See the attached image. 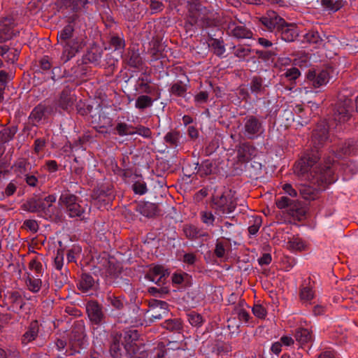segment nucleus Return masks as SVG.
<instances>
[{
    "label": "nucleus",
    "instance_id": "obj_8",
    "mask_svg": "<svg viewBox=\"0 0 358 358\" xmlns=\"http://www.w3.org/2000/svg\"><path fill=\"white\" fill-rule=\"evenodd\" d=\"M139 338L138 331L136 329H128L124 332L122 345L127 353L131 356L136 353L138 350V341Z\"/></svg>",
    "mask_w": 358,
    "mask_h": 358
},
{
    "label": "nucleus",
    "instance_id": "obj_55",
    "mask_svg": "<svg viewBox=\"0 0 358 358\" xmlns=\"http://www.w3.org/2000/svg\"><path fill=\"white\" fill-rule=\"evenodd\" d=\"M135 194L143 195L148 191L146 183L143 181H136L132 185Z\"/></svg>",
    "mask_w": 358,
    "mask_h": 358
},
{
    "label": "nucleus",
    "instance_id": "obj_16",
    "mask_svg": "<svg viewBox=\"0 0 358 358\" xmlns=\"http://www.w3.org/2000/svg\"><path fill=\"white\" fill-rule=\"evenodd\" d=\"M256 148L250 143H243L237 148V159L241 163L248 162L256 155Z\"/></svg>",
    "mask_w": 358,
    "mask_h": 358
},
{
    "label": "nucleus",
    "instance_id": "obj_13",
    "mask_svg": "<svg viewBox=\"0 0 358 358\" xmlns=\"http://www.w3.org/2000/svg\"><path fill=\"white\" fill-rule=\"evenodd\" d=\"M306 77L314 87H320L329 82V73L327 70L310 69Z\"/></svg>",
    "mask_w": 358,
    "mask_h": 358
},
{
    "label": "nucleus",
    "instance_id": "obj_59",
    "mask_svg": "<svg viewBox=\"0 0 358 358\" xmlns=\"http://www.w3.org/2000/svg\"><path fill=\"white\" fill-rule=\"evenodd\" d=\"M0 358H22L20 353L17 350H8L0 348Z\"/></svg>",
    "mask_w": 358,
    "mask_h": 358
},
{
    "label": "nucleus",
    "instance_id": "obj_63",
    "mask_svg": "<svg viewBox=\"0 0 358 358\" xmlns=\"http://www.w3.org/2000/svg\"><path fill=\"white\" fill-rule=\"evenodd\" d=\"M134 134H138L145 138H151L152 131L148 127L138 126L134 128Z\"/></svg>",
    "mask_w": 358,
    "mask_h": 358
},
{
    "label": "nucleus",
    "instance_id": "obj_64",
    "mask_svg": "<svg viewBox=\"0 0 358 358\" xmlns=\"http://www.w3.org/2000/svg\"><path fill=\"white\" fill-rule=\"evenodd\" d=\"M166 353V350L165 346L162 344H159L152 351L153 358H164Z\"/></svg>",
    "mask_w": 358,
    "mask_h": 358
},
{
    "label": "nucleus",
    "instance_id": "obj_61",
    "mask_svg": "<svg viewBox=\"0 0 358 358\" xmlns=\"http://www.w3.org/2000/svg\"><path fill=\"white\" fill-rule=\"evenodd\" d=\"M23 227L32 233H36L38 230V224L35 220H26L23 223Z\"/></svg>",
    "mask_w": 358,
    "mask_h": 358
},
{
    "label": "nucleus",
    "instance_id": "obj_36",
    "mask_svg": "<svg viewBox=\"0 0 358 358\" xmlns=\"http://www.w3.org/2000/svg\"><path fill=\"white\" fill-rule=\"evenodd\" d=\"M289 214L292 217H299L305 215L306 210L302 206L301 202L296 201H291V204L289 206Z\"/></svg>",
    "mask_w": 358,
    "mask_h": 358
},
{
    "label": "nucleus",
    "instance_id": "obj_58",
    "mask_svg": "<svg viewBox=\"0 0 358 358\" xmlns=\"http://www.w3.org/2000/svg\"><path fill=\"white\" fill-rule=\"evenodd\" d=\"M75 0H60L59 3L61 4V8L64 7L66 8H69L73 12L79 11L78 4L77 3H74Z\"/></svg>",
    "mask_w": 358,
    "mask_h": 358
},
{
    "label": "nucleus",
    "instance_id": "obj_18",
    "mask_svg": "<svg viewBox=\"0 0 358 358\" xmlns=\"http://www.w3.org/2000/svg\"><path fill=\"white\" fill-rule=\"evenodd\" d=\"M14 22L12 18L6 17L0 24V43L11 39L17 33L14 32Z\"/></svg>",
    "mask_w": 358,
    "mask_h": 358
},
{
    "label": "nucleus",
    "instance_id": "obj_28",
    "mask_svg": "<svg viewBox=\"0 0 358 358\" xmlns=\"http://www.w3.org/2000/svg\"><path fill=\"white\" fill-rule=\"evenodd\" d=\"M250 90L255 95L264 94L266 85L263 84V79L259 76H254L250 83Z\"/></svg>",
    "mask_w": 358,
    "mask_h": 358
},
{
    "label": "nucleus",
    "instance_id": "obj_27",
    "mask_svg": "<svg viewBox=\"0 0 358 358\" xmlns=\"http://www.w3.org/2000/svg\"><path fill=\"white\" fill-rule=\"evenodd\" d=\"M246 305L244 300H241L238 302V306L234 307L233 314L238 317L240 321H243L245 323H248L251 318L248 312L244 308V306Z\"/></svg>",
    "mask_w": 358,
    "mask_h": 358
},
{
    "label": "nucleus",
    "instance_id": "obj_14",
    "mask_svg": "<svg viewBox=\"0 0 358 358\" xmlns=\"http://www.w3.org/2000/svg\"><path fill=\"white\" fill-rule=\"evenodd\" d=\"M350 101L346 100L344 102H338L334 113V119L340 123L345 122L350 120Z\"/></svg>",
    "mask_w": 358,
    "mask_h": 358
},
{
    "label": "nucleus",
    "instance_id": "obj_5",
    "mask_svg": "<svg viewBox=\"0 0 358 358\" xmlns=\"http://www.w3.org/2000/svg\"><path fill=\"white\" fill-rule=\"evenodd\" d=\"M242 131L248 139L257 138L264 131L262 120L260 117L253 115H247L243 119Z\"/></svg>",
    "mask_w": 358,
    "mask_h": 358
},
{
    "label": "nucleus",
    "instance_id": "obj_32",
    "mask_svg": "<svg viewBox=\"0 0 358 358\" xmlns=\"http://www.w3.org/2000/svg\"><path fill=\"white\" fill-rule=\"evenodd\" d=\"M321 4L325 10L335 13L344 6L345 1L343 0H321Z\"/></svg>",
    "mask_w": 358,
    "mask_h": 358
},
{
    "label": "nucleus",
    "instance_id": "obj_15",
    "mask_svg": "<svg viewBox=\"0 0 358 358\" xmlns=\"http://www.w3.org/2000/svg\"><path fill=\"white\" fill-rule=\"evenodd\" d=\"M40 324L38 320H34L29 324L25 332L21 336V343L22 345H27L31 342L35 341L39 334Z\"/></svg>",
    "mask_w": 358,
    "mask_h": 358
},
{
    "label": "nucleus",
    "instance_id": "obj_52",
    "mask_svg": "<svg viewBox=\"0 0 358 358\" xmlns=\"http://www.w3.org/2000/svg\"><path fill=\"white\" fill-rule=\"evenodd\" d=\"M16 130L15 129H5L0 131V142L6 143L14 137Z\"/></svg>",
    "mask_w": 358,
    "mask_h": 358
},
{
    "label": "nucleus",
    "instance_id": "obj_43",
    "mask_svg": "<svg viewBox=\"0 0 358 358\" xmlns=\"http://www.w3.org/2000/svg\"><path fill=\"white\" fill-rule=\"evenodd\" d=\"M210 47L213 49L214 53L218 57H222L225 52L223 41L213 38L211 40Z\"/></svg>",
    "mask_w": 358,
    "mask_h": 358
},
{
    "label": "nucleus",
    "instance_id": "obj_22",
    "mask_svg": "<svg viewBox=\"0 0 358 358\" xmlns=\"http://www.w3.org/2000/svg\"><path fill=\"white\" fill-rule=\"evenodd\" d=\"M7 300L10 306L8 307V310H14L15 308L19 307L22 309L23 306L26 304L24 301L21 293L18 291H12L8 293Z\"/></svg>",
    "mask_w": 358,
    "mask_h": 358
},
{
    "label": "nucleus",
    "instance_id": "obj_2",
    "mask_svg": "<svg viewBox=\"0 0 358 358\" xmlns=\"http://www.w3.org/2000/svg\"><path fill=\"white\" fill-rule=\"evenodd\" d=\"M57 42L62 45L63 51L60 57L62 63H66L75 57L83 47V40L74 37V27L71 24L65 26L57 34Z\"/></svg>",
    "mask_w": 358,
    "mask_h": 358
},
{
    "label": "nucleus",
    "instance_id": "obj_56",
    "mask_svg": "<svg viewBox=\"0 0 358 358\" xmlns=\"http://www.w3.org/2000/svg\"><path fill=\"white\" fill-rule=\"evenodd\" d=\"M110 44L115 50H124L125 47L124 39L118 36H113L111 37Z\"/></svg>",
    "mask_w": 358,
    "mask_h": 358
},
{
    "label": "nucleus",
    "instance_id": "obj_38",
    "mask_svg": "<svg viewBox=\"0 0 358 358\" xmlns=\"http://www.w3.org/2000/svg\"><path fill=\"white\" fill-rule=\"evenodd\" d=\"M180 138V134L178 131H171L164 136V141L171 147H177Z\"/></svg>",
    "mask_w": 358,
    "mask_h": 358
},
{
    "label": "nucleus",
    "instance_id": "obj_29",
    "mask_svg": "<svg viewBox=\"0 0 358 358\" xmlns=\"http://www.w3.org/2000/svg\"><path fill=\"white\" fill-rule=\"evenodd\" d=\"M94 285V280L92 275L84 273L82 274L80 280L78 284V288L83 292H87Z\"/></svg>",
    "mask_w": 358,
    "mask_h": 358
},
{
    "label": "nucleus",
    "instance_id": "obj_17",
    "mask_svg": "<svg viewBox=\"0 0 358 358\" xmlns=\"http://www.w3.org/2000/svg\"><path fill=\"white\" fill-rule=\"evenodd\" d=\"M285 42H293L298 37L297 27L294 24L285 23L276 31Z\"/></svg>",
    "mask_w": 358,
    "mask_h": 358
},
{
    "label": "nucleus",
    "instance_id": "obj_25",
    "mask_svg": "<svg viewBox=\"0 0 358 358\" xmlns=\"http://www.w3.org/2000/svg\"><path fill=\"white\" fill-rule=\"evenodd\" d=\"M111 343L110 346V352L114 358H120L121 356L120 342L122 343V334L113 333L110 336Z\"/></svg>",
    "mask_w": 358,
    "mask_h": 358
},
{
    "label": "nucleus",
    "instance_id": "obj_30",
    "mask_svg": "<svg viewBox=\"0 0 358 358\" xmlns=\"http://www.w3.org/2000/svg\"><path fill=\"white\" fill-rule=\"evenodd\" d=\"M106 301L108 305L117 310H121L124 308L126 299L124 297L116 296L110 292L107 294Z\"/></svg>",
    "mask_w": 358,
    "mask_h": 358
},
{
    "label": "nucleus",
    "instance_id": "obj_21",
    "mask_svg": "<svg viewBox=\"0 0 358 358\" xmlns=\"http://www.w3.org/2000/svg\"><path fill=\"white\" fill-rule=\"evenodd\" d=\"M161 97L160 90H157L156 96L152 98L146 94H142L137 97L135 102V107L141 110L150 108L152 106L153 103L159 99Z\"/></svg>",
    "mask_w": 358,
    "mask_h": 358
},
{
    "label": "nucleus",
    "instance_id": "obj_62",
    "mask_svg": "<svg viewBox=\"0 0 358 358\" xmlns=\"http://www.w3.org/2000/svg\"><path fill=\"white\" fill-rule=\"evenodd\" d=\"M252 313L258 318L263 319L266 315V309L259 304L255 305L252 309Z\"/></svg>",
    "mask_w": 358,
    "mask_h": 358
},
{
    "label": "nucleus",
    "instance_id": "obj_33",
    "mask_svg": "<svg viewBox=\"0 0 358 358\" xmlns=\"http://www.w3.org/2000/svg\"><path fill=\"white\" fill-rule=\"evenodd\" d=\"M296 341L303 345L312 341L311 331L308 329L299 328L295 333Z\"/></svg>",
    "mask_w": 358,
    "mask_h": 358
},
{
    "label": "nucleus",
    "instance_id": "obj_37",
    "mask_svg": "<svg viewBox=\"0 0 358 358\" xmlns=\"http://www.w3.org/2000/svg\"><path fill=\"white\" fill-rule=\"evenodd\" d=\"M30 168V164L25 159H18L13 166L14 171L18 175L27 174V172Z\"/></svg>",
    "mask_w": 358,
    "mask_h": 358
},
{
    "label": "nucleus",
    "instance_id": "obj_9",
    "mask_svg": "<svg viewBox=\"0 0 358 358\" xmlns=\"http://www.w3.org/2000/svg\"><path fill=\"white\" fill-rule=\"evenodd\" d=\"M86 311L90 320L95 324L101 323L105 317L103 307L97 301L87 302Z\"/></svg>",
    "mask_w": 358,
    "mask_h": 358
},
{
    "label": "nucleus",
    "instance_id": "obj_42",
    "mask_svg": "<svg viewBox=\"0 0 358 358\" xmlns=\"http://www.w3.org/2000/svg\"><path fill=\"white\" fill-rule=\"evenodd\" d=\"M213 164L210 160H204L199 166L198 173L201 177L207 176L213 173Z\"/></svg>",
    "mask_w": 358,
    "mask_h": 358
},
{
    "label": "nucleus",
    "instance_id": "obj_26",
    "mask_svg": "<svg viewBox=\"0 0 358 358\" xmlns=\"http://www.w3.org/2000/svg\"><path fill=\"white\" fill-rule=\"evenodd\" d=\"M40 277L41 276H34L31 273H27L25 284L27 289L32 293H38L42 287V280Z\"/></svg>",
    "mask_w": 358,
    "mask_h": 358
},
{
    "label": "nucleus",
    "instance_id": "obj_10",
    "mask_svg": "<svg viewBox=\"0 0 358 358\" xmlns=\"http://www.w3.org/2000/svg\"><path fill=\"white\" fill-rule=\"evenodd\" d=\"M227 33L229 36L237 39L252 38V31L243 24H238L234 21H230L227 24Z\"/></svg>",
    "mask_w": 358,
    "mask_h": 358
},
{
    "label": "nucleus",
    "instance_id": "obj_60",
    "mask_svg": "<svg viewBox=\"0 0 358 358\" xmlns=\"http://www.w3.org/2000/svg\"><path fill=\"white\" fill-rule=\"evenodd\" d=\"M54 266L57 270H62L64 266V252L62 250H57L54 259Z\"/></svg>",
    "mask_w": 358,
    "mask_h": 358
},
{
    "label": "nucleus",
    "instance_id": "obj_19",
    "mask_svg": "<svg viewBox=\"0 0 358 358\" xmlns=\"http://www.w3.org/2000/svg\"><path fill=\"white\" fill-rule=\"evenodd\" d=\"M76 96L69 87L64 88L60 93L57 100V105L59 108L64 110H70L73 109Z\"/></svg>",
    "mask_w": 358,
    "mask_h": 358
},
{
    "label": "nucleus",
    "instance_id": "obj_3",
    "mask_svg": "<svg viewBox=\"0 0 358 358\" xmlns=\"http://www.w3.org/2000/svg\"><path fill=\"white\" fill-rule=\"evenodd\" d=\"M236 201L230 192H224L221 195L212 197L211 207L216 215L226 217L232 213L236 208Z\"/></svg>",
    "mask_w": 358,
    "mask_h": 358
},
{
    "label": "nucleus",
    "instance_id": "obj_31",
    "mask_svg": "<svg viewBox=\"0 0 358 358\" xmlns=\"http://www.w3.org/2000/svg\"><path fill=\"white\" fill-rule=\"evenodd\" d=\"M358 150V141L355 140H349L345 142L339 148V155H349L355 154Z\"/></svg>",
    "mask_w": 358,
    "mask_h": 358
},
{
    "label": "nucleus",
    "instance_id": "obj_1",
    "mask_svg": "<svg viewBox=\"0 0 358 358\" xmlns=\"http://www.w3.org/2000/svg\"><path fill=\"white\" fill-rule=\"evenodd\" d=\"M317 152H312L301 157L294 165V173L315 185H301L299 187L301 196L306 200H314L318 191L324 189L327 185L336 180L330 162H319Z\"/></svg>",
    "mask_w": 358,
    "mask_h": 358
},
{
    "label": "nucleus",
    "instance_id": "obj_47",
    "mask_svg": "<svg viewBox=\"0 0 358 358\" xmlns=\"http://www.w3.org/2000/svg\"><path fill=\"white\" fill-rule=\"evenodd\" d=\"M29 268L35 272L36 275L42 276L43 270L41 262L37 257L31 259L29 263Z\"/></svg>",
    "mask_w": 358,
    "mask_h": 358
},
{
    "label": "nucleus",
    "instance_id": "obj_34",
    "mask_svg": "<svg viewBox=\"0 0 358 358\" xmlns=\"http://www.w3.org/2000/svg\"><path fill=\"white\" fill-rule=\"evenodd\" d=\"M127 64L134 68L141 67L143 64V60L140 53L134 50L129 51Z\"/></svg>",
    "mask_w": 358,
    "mask_h": 358
},
{
    "label": "nucleus",
    "instance_id": "obj_46",
    "mask_svg": "<svg viewBox=\"0 0 358 358\" xmlns=\"http://www.w3.org/2000/svg\"><path fill=\"white\" fill-rule=\"evenodd\" d=\"M186 91V85H184L182 81L174 83L170 89V92L178 96H184Z\"/></svg>",
    "mask_w": 358,
    "mask_h": 358
},
{
    "label": "nucleus",
    "instance_id": "obj_40",
    "mask_svg": "<svg viewBox=\"0 0 358 358\" xmlns=\"http://www.w3.org/2000/svg\"><path fill=\"white\" fill-rule=\"evenodd\" d=\"M304 38L309 43L315 44L317 45H322L324 41L318 31L315 30H310L306 34Z\"/></svg>",
    "mask_w": 358,
    "mask_h": 358
},
{
    "label": "nucleus",
    "instance_id": "obj_53",
    "mask_svg": "<svg viewBox=\"0 0 358 358\" xmlns=\"http://www.w3.org/2000/svg\"><path fill=\"white\" fill-rule=\"evenodd\" d=\"M252 222L253 223L248 227V232L251 235H255L262 225V217L260 216L252 217Z\"/></svg>",
    "mask_w": 358,
    "mask_h": 358
},
{
    "label": "nucleus",
    "instance_id": "obj_50",
    "mask_svg": "<svg viewBox=\"0 0 358 358\" xmlns=\"http://www.w3.org/2000/svg\"><path fill=\"white\" fill-rule=\"evenodd\" d=\"M141 82L139 83V87L142 92L146 95L150 94L156 96L157 90H160L159 88L150 85L148 83H145L143 79H140Z\"/></svg>",
    "mask_w": 358,
    "mask_h": 358
},
{
    "label": "nucleus",
    "instance_id": "obj_20",
    "mask_svg": "<svg viewBox=\"0 0 358 358\" xmlns=\"http://www.w3.org/2000/svg\"><path fill=\"white\" fill-rule=\"evenodd\" d=\"M136 210L147 217H152L160 213L157 204L146 201H140L136 206Z\"/></svg>",
    "mask_w": 358,
    "mask_h": 358
},
{
    "label": "nucleus",
    "instance_id": "obj_12",
    "mask_svg": "<svg viewBox=\"0 0 358 358\" xmlns=\"http://www.w3.org/2000/svg\"><path fill=\"white\" fill-rule=\"evenodd\" d=\"M169 275V272L162 266H155L150 268L146 274V278L154 282L158 286H162L166 283V280Z\"/></svg>",
    "mask_w": 358,
    "mask_h": 358
},
{
    "label": "nucleus",
    "instance_id": "obj_24",
    "mask_svg": "<svg viewBox=\"0 0 358 358\" xmlns=\"http://www.w3.org/2000/svg\"><path fill=\"white\" fill-rule=\"evenodd\" d=\"M183 232L185 236L190 240H195L201 237H209L208 233L192 224L185 225L183 227Z\"/></svg>",
    "mask_w": 358,
    "mask_h": 358
},
{
    "label": "nucleus",
    "instance_id": "obj_11",
    "mask_svg": "<svg viewBox=\"0 0 358 358\" xmlns=\"http://www.w3.org/2000/svg\"><path fill=\"white\" fill-rule=\"evenodd\" d=\"M168 306V303L163 301L153 300L150 302V309L149 314L150 315V320H160L166 316L169 313Z\"/></svg>",
    "mask_w": 358,
    "mask_h": 358
},
{
    "label": "nucleus",
    "instance_id": "obj_6",
    "mask_svg": "<svg viewBox=\"0 0 358 358\" xmlns=\"http://www.w3.org/2000/svg\"><path fill=\"white\" fill-rule=\"evenodd\" d=\"M329 138L328 125L326 121L324 120L319 122L317 124L316 128L313 131L312 143L315 150H311L310 151L307 152L304 155L312 152H317L320 157L318 149L324 145L328 142Z\"/></svg>",
    "mask_w": 358,
    "mask_h": 358
},
{
    "label": "nucleus",
    "instance_id": "obj_49",
    "mask_svg": "<svg viewBox=\"0 0 358 358\" xmlns=\"http://www.w3.org/2000/svg\"><path fill=\"white\" fill-rule=\"evenodd\" d=\"M202 222L208 226H213L215 220V215L211 211L203 210L200 213Z\"/></svg>",
    "mask_w": 358,
    "mask_h": 358
},
{
    "label": "nucleus",
    "instance_id": "obj_48",
    "mask_svg": "<svg viewBox=\"0 0 358 358\" xmlns=\"http://www.w3.org/2000/svg\"><path fill=\"white\" fill-rule=\"evenodd\" d=\"M187 320L193 327H200L203 323V317L195 312H191L187 314Z\"/></svg>",
    "mask_w": 358,
    "mask_h": 358
},
{
    "label": "nucleus",
    "instance_id": "obj_23",
    "mask_svg": "<svg viewBox=\"0 0 358 358\" xmlns=\"http://www.w3.org/2000/svg\"><path fill=\"white\" fill-rule=\"evenodd\" d=\"M22 208L30 213H36L39 210H43L45 215H48L45 210V203H44L41 199H29L22 205Z\"/></svg>",
    "mask_w": 358,
    "mask_h": 358
},
{
    "label": "nucleus",
    "instance_id": "obj_35",
    "mask_svg": "<svg viewBox=\"0 0 358 358\" xmlns=\"http://www.w3.org/2000/svg\"><path fill=\"white\" fill-rule=\"evenodd\" d=\"M162 326L166 329L175 332H179L182 329L181 320L178 318L166 320L164 322Z\"/></svg>",
    "mask_w": 358,
    "mask_h": 358
},
{
    "label": "nucleus",
    "instance_id": "obj_45",
    "mask_svg": "<svg viewBox=\"0 0 358 358\" xmlns=\"http://www.w3.org/2000/svg\"><path fill=\"white\" fill-rule=\"evenodd\" d=\"M45 107L43 105L39 104L36 106L30 115V118L36 122H38L42 120L45 115Z\"/></svg>",
    "mask_w": 358,
    "mask_h": 358
},
{
    "label": "nucleus",
    "instance_id": "obj_57",
    "mask_svg": "<svg viewBox=\"0 0 358 358\" xmlns=\"http://www.w3.org/2000/svg\"><path fill=\"white\" fill-rule=\"evenodd\" d=\"M55 201H56V196L53 194H50V195L45 196L44 198L43 201H42L44 203L46 202L48 203V207L45 206V210H46V213H48L47 215L50 218H52L54 216V213H51L50 210L52 209V203H55Z\"/></svg>",
    "mask_w": 358,
    "mask_h": 358
},
{
    "label": "nucleus",
    "instance_id": "obj_39",
    "mask_svg": "<svg viewBox=\"0 0 358 358\" xmlns=\"http://www.w3.org/2000/svg\"><path fill=\"white\" fill-rule=\"evenodd\" d=\"M234 55L240 59H244L248 57L252 50L250 48L245 47L243 45H234L232 47Z\"/></svg>",
    "mask_w": 358,
    "mask_h": 358
},
{
    "label": "nucleus",
    "instance_id": "obj_41",
    "mask_svg": "<svg viewBox=\"0 0 358 358\" xmlns=\"http://www.w3.org/2000/svg\"><path fill=\"white\" fill-rule=\"evenodd\" d=\"M115 129L117 131V134L121 136L134 134V127L125 122L117 123Z\"/></svg>",
    "mask_w": 358,
    "mask_h": 358
},
{
    "label": "nucleus",
    "instance_id": "obj_4",
    "mask_svg": "<svg viewBox=\"0 0 358 358\" xmlns=\"http://www.w3.org/2000/svg\"><path fill=\"white\" fill-rule=\"evenodd\" d=\"M78 198L69 192L63 193L59 199V204L64 207L67 215L71 217L84 219L85 208L78 203Z\"/></svg>",
    "mask_w": 358,
    "mask_h": 358
},
{
    "label": "nucleus",
    "instance_id": "obj_54",
    "mask_svg": "<svg viewBox=\"0 0 358 358\" xmlns=\"http://www.w3.org/2000/svg\"><path fill=\"white\" fill-rule=\"evenodd\" d=\"M81 252V248L78 246H73L68 250L66 257L69 262H76L77 257Z\"/></svg>",
    "mask_w": 358,
    "mask_h": 358
},
{
    "label": "nucleus",
    "instance_id": "obj_44",
    "mask_svg": "<svg viewBox=\"0 0 358 358\" xmlns=\"http://www.w3.org/2000/svg\"><path fill=\"white\" fill-rule=\"evenodd\" d=\"M287 247L289 249L293 250H299L301 251L304 249L305 244L301 238L299 237H292L289 238L287 242Z\"/></svg>",
    "mask_w": 358,
    "mask_h": 358
},
{
    "label": "nucleus",
    "instance_id": "obj_7",
    "mask_svg": "<svg viewBox=\"0 0 358 358\" xmlns=\"http://www.w3.org/2000/svg\"><path fill=\"white\" fill-rule=\"evenodd\" d=\"M262 24L268 31H276L285 23V20L274 10H268L263 16L258 18Z\"/></svg>",
    "mask_w": 358,
    "mask_h": 358
},
{
    "label": "nucleus",
    "instance_id": "obj_51",
    "mask_svg": "<svg viewBox=\"0 0 358 358\" xmlns=\"http://www.w3.org/2000/svg\"><path fill=\"white\" fill-rule=\"evenodd\" d=\"M300 299L303 302H308L314 297V293L310 287H303L300 290Z\"/></svg>",
    "mask_w": 358,
    "mask_h": 358
}]
</instances>
